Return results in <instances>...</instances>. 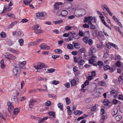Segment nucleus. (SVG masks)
<instances>
[{
  "instance_id": "nucleus-1",
  "label": "nucleus",
  "mask_w": 123,
  "mask_h": 123,
  "mask_svg": "<svg viewBox=\"0 0 123 123\" xmlns=\"http://www.w3.org/2000/svg\"><path fill=\"white\" fill-rule=\"evenodd\" d=\"M34 67L37 70L38 72H40L42 71L43 68L47 67V65L43 63L38 62L37 65L34 66Z\"/></svg>"
},
{
  "instance_id": "nucleus-2",
  "label": "nucleus",
  "mask_w": 123,
  "mask_h": 123,
  "mask_svg": "<svg viewBox=\"0 0 123 123\" xmlns=\"http://www.w3.org/2000/svg\"><path fill=\"white\" fill-rule=\"evenodd\" d=\"M2 57L3 58H6L8 59L9 60L16 59V58L13 55L9 54H8L7 55H2Z\"/></svg>"
},
{
  "instance_id": "nucleus-3",
  "label": "nucleus",
  "mask_w": 123,
  "mask_h": 123,
  "mask_svg": "<svg viewBox=\"0 0 123 123\" xmlns=\"http://www.w3.org/2000/svg\"><path fill=\"white\" fill-rule=\"evenodd\" d=\"M93 18L92 16L85 17L84 18V21L85 22H87L89 24H92L91 21L93 20Z\"/></svg>"
},
{
  "instance_id": "nucleus-4",
  "label": "nucleus",
  "mask_w": 123,
  "mask_h": 123,
  "mask_svg": "<svg viewBox=\"0 0 123 123\" xmlns=\"http://www.w3.org/2000/svg\"><path fill=\"white\" fill-rule=\"evenodd\" d=\"M68 14V12L65 10H63L60 12L59 11H58L56 13L57 15L61 16L64 17L66 16Z\"/></svg>"
},
{
  "instance_id": "nucleus-5",
  "label": "nucleus",
  "mask_w": 123,
  "mask_h": 123,
  "mask_svg": "<svg viewBox=\"0 0 123 123\" xmlns=\"http://www.w3.org/2000/svg\"><path fill=\"white\" fill-rule=\"evenodd\" d=\"M46 15V13L44 12H41L37 13L36 16L38 19L41 18L42 17H44Z\"/></svg>"
},
{
  "instance_id": "nucleus-6",
  "label": "nucleus",
  "mask_w": 123,
  "mask_h": 123,
  "mask_svg": "<svg viewBox=\"0 0 123 123\" xmlns=\"http://www.w3.org/2000/svg\"><path fill=\"white\" fill-rule=\"evenodd\" d=\"M19 68L16 66L15 68L13 69V71L14 74L17 76H18L19 75L20 71Z\"/></svg>"
},
{
  "instance_id": "nucleus-7",
  "label": "nucleus",
  "mask_w": 123,
  "mask_h": 123,
  "mask_svg": "<svg viewBox=\"0 0 123 123\" xmlns=\"http://www.w3.org/2000/svg\"><path fill=\"white\" fill-rule=\"evenodd\" d=\"M7 105L8 106V111L9 113L11 114V111L13 110L14 109V106L12 105V102H8L7 103Z\"/></svg>"
},
{
  "instance_id": "nucleus-8",
  "label": "nucleus",
  "mask_w": 123,
  "mask_h": 123,
  "mask_svg": "<svg viewBox=\"0 0 123 123\" xmlns=\"http://www.w3.org/2000/svg\"><path fill=\"white\" fill-rule=\"evenodd\" d=\"M39 46L41 49L44 50H49L50 49V47L47 46L46 44L45 43H43L40 44Z\"/></svg>"
},
{
  "instance_id": "nucleus-9",
  "label": "nucleus",
  "mask_w": 123,
  "mask_h": 123,
  "mask_svg": "<svg viewBox=\"0 0 123 123\" xmlns=\"http://www.w3.org/2000/svg\"><path fill=\"white\" fill-rule=\"evenodd\" d=\"M26 61H24L22 62H19V65L20 67V68L23 69H25V65L26 64Z\"/></svg>"
},
{
  "instance_id": "nucleus-10",
  "label": "nucleus",
  "mask_w": 123,
  "mask_h": 123,
  "mask_svg": "<svg viewBox=\"0 0 123 123\" xmlns=\"http://www.w3.org/2000/svg\"><path fill=\"white\" fill-rule=\"evenodd\" d=\"M12 9V8L11 7H10L8 6H5L3 8V10L2 12L1 13H4L6 12H7L11 11Z\"/></svg>"
},
{
  "instance_id": "nucleus-11",
  "label": "nucleus",
  "mask_w": 123,
  "mask_h": 123,
  "mask_svg": "<svg viewBox=\"0 0 123 123\" xmlns=\"http://www.w3.org/2000/svg\"><path fill=\"white\" fill-rule=\"evenodd\" d=\"M98 84L99 86H103L105 87L106 86V83L103 81H101L98 82Z\"/></svg>"
},
{
  "instance_id": "nucleus-12",
  "label": "nucleus",
  "mask_w": 123,
  "mask_h": 123,
  "mask_svg": "<svg viewBox=\"0 0 123 123\" xmlns=\"http://www.w3.org/2000/svg\"><path fill=\"white\" fill-rule=\"evenodd\" d=\"M89 33L90 32L89 31L85 32L84 34H83L82 31H79V35L80 37H82L83 36H85L86 35V33H87L88 34H89Z\"/></svg>"
},
{
  "instance_id": "nucleus-13",
  "label": "nucleus",
  "mask_w": 123,
  "mask_h": 123,
  "mask_svg": "<svg viewBox=\"0 0 123 123\" xmlns=\"http://www.w3.org/2000/svg\"><path fill=\"white\" fill-rule=\"evenodd\" d=\"M48 117H44L42 119H40V118H38L37 120H39L38 122V123H40L44 122L45 120L47 119Z\"/></svg>"
},
{
  "instance_id": "nucleus-14",
  "label": "nucleus",
  "mask_w": 123,
  "mask_h": 123,
  "mask_svg": "<svg viewBox=\"0 0 123 123\" xmlns=\"http://www.w3.org/2000/svg\"><path fill=\"white\" fill-rule=\"evenodd\" d=\"M54 7L55 10H58L59 8V5L58 4V2H56L54 5Z\"/></svg>"
},
{
  "instance_id": "nucleus-15",
  "label": "nucleus",
  "mask_w": 123,
  "mask_h": 123,
  "mask_svg": "<svg viewBox=\"0 0 123 123\" xmlns=\"http://www.w3.org/2000/svg\"><path fill=\"white\" fill-rule=\"evenodd\" d=\"M80 44L78 43H75L74 44V48L79 49L80 48Z\"/></svg>"
},
{
  "instance_id": "nucleus-16",
  "label": "nucleus",
  "mask_w": 123,
  "mask_h": 123,
  "mask_svg": "<svg viewBox=\"0 0 123 123\" xmlns=\"http://www.w3.org/2000/svg\"><path fill=\"white\" fill-rule=\"evenodd\" d=\"M122 118V116L120 115H118L115 117V119L117 121H120Z\"/></svg>"
},
{
  "instance_id": "nucleus-17",
  "label": "nucleus",
  "mask_w": 123,
  "mask_h": 123,
  "mask_svg": "<svg viewBox=\"0 0 123 123\" xmlns=\"http://www.w3.org/2000/svg\"><path fill=\"white\" fill-rule=\"evenodd\" d=\"M39 26H40L39 25H35L32 27V29L34 31H37L38 29Z\"/></svg>"
},
{
  "instance_id": "nucleus-18",
  "label": "nucleus",
  "mask_w": 123,
  "mask_h": 123,
  "mask_svg": "<svg viewBox=\"0 0 123 123\" xmlns=\"http://www.w3.org/2000/svg\"><path fill=\"white\" fill-rule=\"evenodd\" d=\"M19 101V99H18L17 97L14 96L12 99V101L14 103H17Z\"/></svg>"
},
{
  "instance_id": "nucleus-19",
  "label": "nucleus",
  "mask_w": 123,
  "mask_h": 123,
  "mask_svg": "<svg viewBox=\"0 0 123 123\" xmlns=\"http://www.w3.org/2000/svg\"><path fill=\"white\" fill-rule=\"evenodd\" d=\"M20 111V110L19 108H15L14 110L13 113L15 115H17L19 112Z\"/></svg>"
},
{
  "instance_id": "nucleus-20",
  "label": "nucleus",
  "mask_w": 123,
  "mask_h": 123,
  "mask_svg": "<svg viewBox=\"0 0 123 123\" xmlns=\"http://www.w3.org/2000/svg\"><path fill=\"white\" fill-rule=\"evenodd\" d=\"M103 62L101 61H98L97 64L99 66V68L100 69L101 68V66H103Z\"/></svg>"
},
{
  "instance_id": "nucleus-21",
  "label": "nucleus",
  "mask_w": 123,
  "mask_h": 123,
  "mask_svg": "<svg viewBox=\"0 0 123 123\" xmlns=\"http://www.w3.org/2000/svg\"><path fill=\"white\" fill-rule=\"evenodd\" d=\"M118 80L121 83H123V76L120 75L119 77Z\"/></svg>"
},
{
  "instance_id": "nucleus-22",
  "label": "nucleus",
  "mask_w": 123,
  "mask_h": 123,
  "mask_svg": "<svg viewBox=\"0 0 123 123\" xmlns=\"http://www.w3.org/2000/svg\"><path fill=\"white\" fill-rule=\"evenodd\" d=\"M83 113V112L80 111H77L74 113V115H80Z\"/></svg>"
},
{
  "instance_id": "nucleus-23",
  "label": "nucleus",
  "mask_w": 123,
  "mask_h": 123,
  "mask_svg": "<svg viewBox=\"0 0 123 123\" xmlns=\"http://www.w3.org/2000/svg\"><path fill=\"white\" fill-rule=\"evenodd\" d=\"M97 46L98 49L101 50L102 49L103 46L101 43L97 44Z\"/></svg>"
},
{
  "instance_id": "nucleus-24",
  "label": "nucleus",
  "mask_w": 123,
  "mask_h": 123,
  "mask_svg": "<svg viewBox=\"0 0 123 123\" xmlns=\"http://www.w3.org/2000/svg\"><path fill=\"white\" fill-rule=\"evenodd\" d=\"M54 52L56 54L61 53L62 52V51L60 49H57L55 50Z\"/></svg>"
},
{
  "instance_id": "nucleus-25",
  "label": "nucleus",
  "mask_w": 123,
  "mask_h": 123,
  "mask_svg": "<svg viewBox=\"0 0 123 123\" xmlns=\"http://www.w3.org/2000/svg\"><path fill=\"white\" fill-rule=\"evenodd\" d=\"M48 95L49 98H54L55 99H56V96L54 94H48Z\"/></svg>"
},
{
  "instance_id": "nucleus-26",
  "label": "nucleus",
  "mask_w": 123,
  "mask_h": 123,
  "mask_svg": "<svg viewBox=\"0 0 123 123\" xmlns=\"http://www.w3.org/2000/svg\"><path fill=\"white\" fill-rule=\"evenodd\" d=\"M58 107L62 110V111L63 110V105L61 103H59L57 104Z\"/></svg>"
},
{
  "instance_id": "nucleus-27",
  "label": "nucleus",
  "mask_w": 123,
  "mask_h": 123,
  "mask_svg": "<svg viewBox=\"0 0 123 123\" xmlns=\"http://www.w3.org/2000/svg\"><path fill=\"white\" fill-rule=\"evenodd\" d=\"M7 50L8 51L13 53H16V52H17V51L16 50H15L14 49L11 48H7Z\"/></svg>"
},
{
  "instance_id": "nucleus-28",
  "label": "nucleus",
  "mask_w": 123,
  "mask_h": 123,
  "mask_svg": "<svg viewBox=\"0 0 123 123\" xmlns=\"http://www.w3.org/2000/svg\"><path fill=\"white\" fill-rule=\"evenodd\" d=\"M83 40L84 42L86 44L88 43V40L87 37L86 36H84V38L83 39Z\"/></svg>"
},
{
  "instance_id": "nucleus-29",
  "label": "nucleus",
  "mask_w": 123,
  "mask_h": 123,
  "mask_svg": "<svg viewBox=\"0 0 123 123\" xmlns=\"http://www.w3.org/2000/svg\"><path fill=\"white\" fill-rule=\"evenodd\" d=\"M109 43L110 45L112 46L113 47L115 48V49H118V47L117 45L112 43Z\"/></svg>"
},
{
  "instance_id": "nucleus-30",
  "label": "nucleus",
  "mask_w": 123,
  "mask_h": 123,
  "mask_svg": "<svg viewBox=\"0 0 123 123\" xmlns=\"http://www.w3.org/2000/svg\"><path fill=\"white\" fill-rule=\"evenodd\" d=\"M43 31L40 29H38L37 31H34V32L37 34H39L40 33H43Z\"/></svg>"
},
{
  "instance_id": "nucleus-31",
  "label": "nucleus",
  "mask_w": 123,
  "mask_h": 123,
  "mask_svg": "<svg viewBox=\"0 0 123 123\" xmlns=\"http://www.w3.org/2000/svg\"><path fill=\"white\" fill-rule=\"evenodd\" d=\"M69 36H70L72 37L73 38H74V37L75 35V33H74V32H69Z\"/></svg>"
},
{
  "instance_id": "nucleus-32",
  "label": "nucleus",
  "mask_w": 123,
  "mask_h": 123,
  "mask_svg": "<svg viewBox=\"0 0 123 123\" xmlns=\"http://www.w3.org/2000/svg\"><path fill=\"white\" fill-rule=\"evenodd\" d=\"M118 112L117 109L116 108L113 109V112H112V114L114 116H115V115L117 114Z\"/></svg>"
},
{
  "instance_id": "nucleus-33",
  "label": "nucleus",
  "mask_w": 123,
  "mask_h": 123,
  "mask_svg": "<svg viewBox=\"0 0 123 123\" xmlns=\"http://www.w3.org/2000/svg\"><path fill=\"white\" fill-rule=\"evenodd\" d=\"M65 100L66 101V103L67 105H68L70 104L71 102V101L70 99L66 97L65 98Z\"/></svg>"
},
{
  "instance_id": "nucleus-34",
  "label": "nucleus",
  "mask_w": 123,
  "mask_h": 123,
  "mask_svg": "<svg viewBox=\"0 0 123 123\" xmlns=\"http://www.w3.org/2000/svg\"><path fill=\"white\" fill-rule=\"evenodd\" d=\"M60 82L59 81L54 80L52 82V83L55 85H57L60 83Z\"/></svg>"
},
{
  "instance_id": "nucleus-35",
  "label": "nucleus",
  "mask_w": 123,
  "mask_h": 123,
  "mask_svg": "<svg viewBox=\"0 0 123 123\" xmlns=\"http://www.w3.org/2000/svg\"><path fill=\"white\" fill-rule=\"evenodd\" d=\"M76 83V80L74 79L72 80L70 82L72 86H74L75 85Z\"/></svg>"
},
{
  "instance_id": "nucleus-36",
  "label": "nucleus",
  "mask_w": 123,
  "mask_h": 123,
  "mask_svg": "<svg viewBox=\"0 0 123 123\" xmlns=\"http://www.w3.org/2000/svg\"><path fill=\"white\" fill-rule=\"evenodd\" d=\"M91 51L92 53L95 52L96 51V49L94 47H92L90 48Z\"/></svg>"
},
{
  "instance_id": "nucleus-37",
  "label": "nucleus",
  "mask_w": 123,
  "mask_h": 123,
  "mask_svg": "<svg viewBox=\"0 0 123 123\" xmlns=\"http://www.w3.org/2000/svg\"><path fill=\"white\" fill-rule=\"evenodd\" d=\"M30 102H31L34 103L39 102L40 101V100L39 99H37L36 100L31 99L30 100Z\"/></svg>"
},
{
  "instance_id": "nucleus-38",
  "label": "nucleus",
  "mask_w": 123,
  "mask_h": 123,
  "mask_svg": "<svg viewBox=\"0 0 123 123\" xmlns=\"http://www.w3.org/2000/svg\"><path fill=\"white\" fill-rule=\"evenodd\" d=\"M8 17L14 18L15 17L14 15L12 13H8L7 14Z\"/></svg>"
},
{
  "instance_id": "nucleus-39",
  "label": "nucleus",
  "mask_w": 123,
  "mask_h": 123,
  "mask_svg": "<svg viewBox=\"0 0 123 123\" xmlns=\"http://www.w3.org/2000/svg\"><path fill=\"white\" fill-rule=\"evenodd\" d=\"M18 42L20 44V45L22 46L23 45L24 43V40L22 39H20L18 41Z\"/></svg>"
},
{
  "instance_id": "nucleus-40",
  "label": "nucleus",
  "mask_w": 123,
  "mask_h": 123,
  "mask_svg": "<svg viewBox=\"0 0 123 123\" xmlns=\"http://www.w3.org/2000/svg\"><path fill=\"white\" fill-rule=\"evenodd\" d=\"M23 3L25 5H28V4L30 3L29 0H24Z\"/></svg>"
},
{
  "instance_id": "nucleus-41",
  "label": "nucleus",
  "mask_w": 123,
  "mask_h": 123,
  "mask_svg": "<svg viewBox=\"0 0 123 123\" xmlns=\"http://www.w3.org/2000/svg\"><path fill=\"white\" fill-rule=\"evenodd\" d=\"M87 42L88 43L89 45L90 46H91L93 43L92 40L90 39H88Z\"/></svg>"
},
{
  "instance_id": "nucleus-42",
  "label": "nucleus",
  "mask_w": 123,
  "mask_h": 123,
  "mask_svg": "<svg viewBox=\"0 0 123 123\" xmlns=\"http://www.w3.org/2000/svg\"><path fill=\"white\" fill-rule=\"evenodd\" d=\"M55 70V69H53L52 68H50L49 69H48L47 70L48 72H47L49 73H52L54 72Z\"/></svg>"
},
{
  "instance_id": "nucleus-43",
  "label": "nucleus",
  "mask_w": 123,
  "mask_h": 123,
  "mask_svg": "<svg viewBox=\"0 0 123 123\" xmlns=\"http://www.w3.org/2000/svg\"><path fill=\"white\" fill-rule=\"evenodd\" d=\"M67 47L69 49H72L73 48V46L70 43L67 45Z\"/></svg>"
},
{
  "instance_id": "nucleus-44",
  "label": "nucleus",
  "mask_w": 123,
  "mask_h": 123,
  "mask_svg": "<svg viewBox=\"0 0 123 123\" xmlns=\"http://www.w3.org/2000/svg\"><path fill=\"white\" fill-rule=\"evenodd\" d=\"M74 62L75 63H79L80 60L79 59L77 58L76 57H74Z\"/></svg>"
},
{
  "instance_id": "nucleus-45",
  "label": "nucleus",
  "mask_w": 123,
  "mask_h": 123,
  "mask_svg": "<svg viewBox=\"0 0 123 123\" xmlns=\"http://www.w3.org/2000/svg\"><path fill=\"white\" fill-rule=\"evenodd\" d=\"M62 20H61L57 21H54V23L55 24H58L62 23Z\"/></svg>"
},
{
  "instance_id": "nucleus-46",
  "label": "nucleus",
  "mask_w": 123,
  "mask_h": 123,
  "mask_svg": "<svg viewBox=\"0 0 123 123\" xmlns=\"http://www.w3.org/2000/svg\"><path fill=\"white\" fill-rule=\"evenodd\" d=\"M64 85L67 88H69L70 86V84L68 82L67 83L65 84Z\"/></svg>"
},
{
  "instance_id": "nucleus-47",
  "label": "nucleus",
  "mask_w": 123,
  "mask_h": 123,
  "mask_svg": "<svg viewBox=\"0 0 123 123\" xmlns=\"http://www.w3.org/2000/svg\"><path fill=\"white\" fill-rule=\"evenodd\" d=\"M98 35L101 37H104V35L103 34V32L102 31H99L98 32Z\"/></svg>"
},
{
  "instance_id": "nucleus-48",
  "label": "nucleus",
  "mask_w": 123,
  "mask_h": 123,
  "mask_svg": "<svg viewBox=\"0 0 123 123\" xmlns=\"http://www.w3.org/2000/svg\"><path fill=\"white\" fill-rule=\"evenodd\" d=\"M51 105V103L50 101H48L45 103V105L46 106H49L50 105Z\"/></svg>"
},
{
  "instance_id": "nucleus-49",
  "label": "nucleus",
  "mask_w": 123,
  "mask_h": 123,
  "mask_svg": "<svg viewBox=\"0 0 123 123\" xmlns=\"http://www.w3.org/2000/svg\"><path fill=\"white\" fill-rule=\"evenodd\" d=\"M89 25H91V26H90V28L92 30H95L96 29L95 26L93 25L92 23V24Z\"/></svg>"
},
{
  "instance_id": "nucleus-50",
  "label": "nucleus",
  "mask_w": 123,
  "mask_h": 123,
  "mask_svg": "<svg viewBox=\"0 0 123 123\" xmlns=\"http://www.w3.org/2000/svg\"><path fill=\"white\" fill-rule=\"evenodd\" d=\"M104 103L105 105V106L108 105L109 104V102H108V101L107 99L104 100Z\"/></svg>"
},
{
  "instance_id": "nucleus-51",
  "label": "nucleus",
  "mask_w": 123,
  "mask_h": 123,
  "mask_svg": "<svg viewBox=\"0 0 123 123\" xmlns=\"http://www.w3.org/2000/svg\"><path fill=\"white\" fill-rule=\"evenodd\" d=\"M38 80H39L44 81L47 80V79L45 78L39 77L38 78Z\"/></svg>"
},
{
  "instance_id": "nucleus-52",
  "label": "nucleus",
  "mask_w": 123,
  "mask_h": 123,
  "mask_svg": "<svg viewBox=\"0 0 123 123\" xmlns=\"http://www.w3.org/2000/svg\"><path fill=\"white\" fill-rule=\"evenodd\" d=\"M71 29V27L69 26H65V29L66 31H68L70 30Z\"/></svg>"
},
{
  "instance_id": "nucleus-53",
  "label": "nucleus",
  "mask_w": 123,
  "mask_h": 123,
  "mask_svg": "<svg viewBox=\"0 0 123 123\" xmlns=\"http://www.w3.org/2000/svg\"><path fill=\"white\" fill-rule=\"evenodd\" d=\"M49 114L50 116L54 117L55 115V113L53 112H49Z\"/></svg>"
},
{
  "instance_id": "nucleus-54",
  "label": "nucleus",
  "mask_w": 123,
  "mask_h": 123,
  "mask_svg": "<svg viewBox=\"0 0 123 123\" xmlns=\"http://www.w3.org/2000/svg\"><path fill=\"white\" fill-rule=\"evenodd\" d=\"M0 35L2 37L4 38L6 36V33L4 32H2L1 33Z\"/></svg>"
},
{
  "instance_id": "nucleus-55",
  "label": "nucleus",
  "mask_w": 123,
  "mask_h": 123,
  "mask_svg": "<svg viewBox=\"0 0 123 123\" xmlns=\"http://www.w3.org/2000/svg\"><path fill=\"white\" fill-rule=\"evenodd\" d=\"M85 63V62L84 60H80L79 63V65H83Z\"/></svg>"
},
{
  "instance_id": "nucleus-56",
  "label": "nucleus",
  "mask_w": 123,
  "mask_h": 123,
  "mask_svg": "<svg viewBox=\"0 0 123 123\" xmlns=\"http://www.w3.org/2000/svg\"><path fill=\"white\" fill-rule=\"evenodd\" d=\"M115 28L116 30L117 31H118V32H120V33L122 35L121 33V32L120 31V30L119 29V28L118 27L116 26L114 27Z\"/></svg>"
},
{
  "instance_id": "nucleus-57",
  "label": "nucleus",
  "mask_w": 123,
  "mask_h": 123,
  "mask_svg": "<svg viewBox=\"0 0 123 123\" xmlns=\"http://www.w3.org/2000/svg\"><path fill=\"white\" fill-rule=\"evenodd\" d=\"M75 16L74 15H72L69 16L68 17V18L69 19H72L74 18Z\"/></svg>"
},
{
  "instance_id": "nucleus-58",
  "label": "nucleus",
  "mask_w": 123,
  "mask_h": 123,
  "mask_svg": "<svg viewBox=\"0 0 123 123\" xmlns=\"http://www.w3.org/2000/svg\"><path fill=\"white\" fill-rule=\"evenodd\" d=\"M74 37V39H78L80 38V37L79 35L75 33V35Z\"/></svg>"
},
{
  "instance_id": "nucleus-59",
  "label": "nucleus",
  "mask_w": 123,
  "mask_h": 123,
  "mask_svg": "<svg viewBox=\"0 0 123 123\" xmlns=\"http://www.w3.org/2000/svg\"><path fill=\"white\" fill-rule=\"evenodd\" d=\"M34 105V104L32 103L29 101V106L30 108H31Z\"/></svg>"
},
{
  "instance_id": "nucleus-60",
  "label": "nucleus",
  "mask_w": 123,
  "mask_h": 123,
  "mask_svg": "<svg viewBox=\"0 0 123 123\" xmlns=\"http://www.w3.org/2000/svg\"><path fill=\"white\" fill-rule=\"evenodd\" d=\"M110 67L109 66L106 65L104 67V69L105 71H106L109 69Z\"/></svg>"
},
{
  "instance_id": "nucleus-61",
  "label": "nucleus",
  "mask_w": 123,
  "mask_h": 123,
  "mask_svg": "<svg viewBox=\"0 0 123 123\" xmlns=\"http://www.w3.org/2000/svg\"><path fill=\"white\" fill-rule=\"evenodd\" d=\"M97 109V107L96 106H94L92 107L91 109V111H95Z\"/></svg>"
},
{
  "instance_id": "nucleus-62",
  "label": "nucleus",
  "mask_w": 123,
  "mask_h": 123,
  "mask_svg": "<svg viewBox=\"0 0 123 123\" xmlns=\"http://www.w3.org/2000/svg\"><path fill=\"white\" fill-rule=\"evenodd\" d=\"M91 76L92 77H94L96 76V73L94 71L91 72Z\"/></svg>"
},
{
  "instance_id": "nucleus-63",
  "label": "nucleus",
  "mask_w": 123,
  "mask_h": 123,
  "mask_svg": "<svg viewBox=\"0 0 123 123\" xmlns=\"http://www.w3.org/2000/svg\"><path fill=\"white\" fill-rule=\"evenodd\" d=\"M89 63L90 64H93L94 62V60H92L91 59H90L89 61Z\"/></svg>"
},
{
  "instance_id": "nucleus-64",
  "label": "nucleus",
  "mask_w": 123,
  "mask_h": 123,
  "mask_svg": "<svg viewBox=\"0 0 123 123\" xmlns=\"http://www.w3.org/2000/svg\"><path fill=\"white\" fill-rule=\"evenodd\" d=\"M91 99L90 98H87L86 100V103H88L91 101Z\"/></svg>"
}]
</instances>
